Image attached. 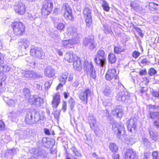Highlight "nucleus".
Instances as JSON below:
<instances>
[{"instance_id": "f257e3e1", "label": "nucleus", "mask_w": 159, "mask_h": 159, "mask_svg": "<svg viewBox=\"0 0 159 159\" xmlns=\"http://www.w3.org/2000/svg\"><path fill=\"white\" fill-rule=\"evenodd\" d=\"M112 129L117 137L122 139L123 137H125V130L123 125L117 122L113 123L112 125Z\"/></svg>"}, {"instance_id": "f03ea898", "label": "nucleus", "mask_w": 159, "mask_h": 159, "mask_svg": "<svg viewBox=\"0 0 159 159\" xmlns=\"http://www.w3.org/2000/svg\"><path fill=\"white\" fill-rule=\"evenodd\" d=\"M39 120V115L34 111L28 112L25 117V122L28 124H34Z\"/></svg>"}, {"instance_id": "7ed1b4c3", "label": "nucleus", "mask_w": 159, "mask_h": 159, "mask_svg": "<svg viewBox=\"0 0 159 159\" xmlns=\"http://www.w3.org/2000/svg\"><path fill=\"white\" fill-rule=\"evenodd\" d=\"M53 7V4L50 0H46L43 2L41 9L42 16L46 18L51 13Z\"/></svg>"}, {"instance_id": "20e7f679", "label": "nucleus", "mask_w": 159, "mask_h": 159, "mask_svg": "<svg viewBox=\"0 0 159 159\" xmlns=\"http://www.w3.org/2000/svg\"><path fill=\"white\" fill-rule=\"evenodd\" d=\"M65 38H70L73 40H78L79 42L80 36L77 32L76 29L72 26H69L67 28L64 34Z\"/></svg>"}, {"instance_id": "39448f33", "label": "nucleus", "mask_w": 159, "mask_h": 159, "mask_svg": "<svg viewBox=\"0 0 159 159\" xmlns=\"http://www.w3.org/2000/svg\"><path fill=\"white\" fill-rule=\"evenodd\" d=\"M12 26L14 34L17 36L21 35L24 32L25 27L21 22H15L12 24Z\"/></svg>"}, {"instance_id": "423d86ee", "label": "nucleus", "mask_w": 159, "mask_h": 159, "mask_svg": "<svg viewBox=\"0 0 159 159\" xmlns=\"http://www.w3.org/2000/svg\"><path fill=\"white\" fill-rule=\"evenodd\" d=\"M94 61L97 64L101 66H103L105 65L106 58L105 52L103 50H101L98 51L94 59Z\"/></svg>"}, {"instance_id": "0eeeda50", "label": "nucleus", "mask_w": 159, "mask_h": 159, "mask_svg": "<svg viewBox=\"0 0 159 159\" xmlns=\"http://www.w3.org/2000/svg\"><path fill=\"white\" fill-rule=\"evenodd\" d=\"M61 10L64 16L66 19L70 20L73 19L71 10L68 4H63Z\"/></svg>"}, {"instance_id": "6e6552de", "label": "nucleus", "mask_w": 159, "mask_h": 159, "mask_svg": "<svg viewBox=\"0 0 159 159\" xmlns=\"http://www.w3.org/2000/svg\"><path fill=\"white\" fill-rule=\"evenodd\" d=\"M84 69L89 74L90 77L94 79L96 78L95 69L91 62H85Z\"/></svg>"}, {"instance_id": "1a4fd4ad", "label": "nucleus", "mask_w": 159, "mask_h": 159, "mask_svg": "<svg viewBox=\"0 0 159 159\" xmlns=\"http://www.w3.org/2000/svg\"><path fill=\"white\" fill-rule=\"evenodd\" d=\"M83 14L86 25L88 27H90L92 24L91 12L90 10L88 8H85L83 11Z\"/></svg>"}, {"instance_id": "9d476101", "label": "nucleus", "mask_w": 159, "mask_h": 159, "mask_svg": "<svg viewBox=\"0 0 159 159\" xmlns=\"http://www.w3.org/2000/svg\"><path fill=\"white\" fill-rule=\"evenodd\" d=\"M30 54L32 56L40 59L43 58L45 55L43 50L37 47L32 48L30 50Z\"/></svg>"}, {"instance_id": "9b49d317", "label": "nucleus", "mask_w": 159, "mask_h": 159, "mask_svg": "<svg viewBox=\"0 0 159 159\" xmlns=\"http://www.w3.org/2000/svg\"><path fill=\"white\" fill-rule=\"evenodd\" d=\"M118 74L117 73L116 69L114 68L109 69L107 72L105 78L107 80L109 81L117 80L119 78Z\"/></svg>"}, {"instance_id": "f8f14e48", "label": "nucleus", "mask_w": 159, "mask_h": 159, "mask_svg": "<svg viewBox=\"0 0 159 159\" xmlns=\"http://www.w3.org/2000/svg\"><path fill=\"white\" fill-rule=\"evenodd\" d=\"M91 94L90 90L88 88L83 89L79 92V97L85 104H87L88 102V97Z\"/></svg>"}, {"instance_id": "ddd939ff", "label": "nucleus", "mask_w": 159, "mask_h": 159, "mask_svg": "<svg viewBox=\"0 0 159 159\" xmlns=\"http://www.w3.org/2000/svg\"><path fill=\"white\" fill-rule=\"evenodd\" d=\"M83 44L85 47H88L90 49H92L94 48L95 46L93 36H89L85 38L84 39Z\"/></svg>"}, {"instance_id": "4468645a", "label": "nucleus", "mask_w": 159, "mask_h": 159, "mask_svg": "<svg viewBox=\"0 0 159 159\" xmlns=\"http://www.w3.org/2000/svg\"><path fill=\"white\" fill-rule=\"evenodd\" d=\"M137 120L135 118L130 119L126 122L128 130L131 132H134L137 126Z\"/></svg>"}, {"instance_id": "2eb2a0df", "label": "nucleus", "mask_w": 159, "mask_h": 159, "mask_svg": "<svg viewBox=\"0 0 159 159\" xmlns=\"http://www.w3.org/2000/svg\"><path fill=\"white\" fill-rule=\"evenodd\" d=\"M15 12L18 14L22 15L25 12V5L21 2L19 3L14 7Z\"/></svg>"}, {"instance_id": "dca6fc26", "label": "nucleus", "mask_w": 159, "mask_h": 159, "mask_svg": "<svg viewBox=\"0 0 159 159\" xmlns=\"http://www.w3.org/2000/svg\"><path fill=\"white\" fill-rule=\"evenodd\" d=\"M78 40H73L71 39L69 40H64L61 42V44L63 47L66 48H72L73 45L79 43Z\"/></svg>"}, {"instance_id": "f3484780", "label": "nucleus", "mask_w": 159, "mask_h": 159, "mask_svg": "<svg viewBox=\"0 0 159 159\" xmlns=\"http://www.w3.org/2000/svg\"><path fill=\"white\" fill-rule=\"evenodd\" d=\"M68 73L67 72H65L61 74L59 77V80L61 83L59 84L56 88L57 90L60 89L66 83V80L67 77L68 76Z\"/></svg>"}, {"instance_id": "a211bd4d", "label": "nucleus", "mask_w": 159, "mask_h": 159, "mask_svg": "<svg viewBox=\"0 0 159 159\" xmlns=\"http://www.w3.org/2000/svg\"><path fill=\"white\" fill-rule=\"evenodd\" d=\"M31 151L33 152L34 156L40 158H44L47 156L46 153L44 150H40L39 148H33L30 150Z\"/></svg>"}, {"instance_id": "6ab92c4d", "label": "nucleus", "mask_w": 159, "mask_h": 159, "mask_svg": "<svg viewBox=\"0 0 159 159\" xmlns=\"http://www.w3.org/2000/svg\"><path fill=\"white\" fill-rule=\"evenodd\" d=\"M125 159H138L136 153L132 149H129L126 151Z\"/></svg>"}, {"instance_id": "aec40b11", "label": "nucleus", "mask_w": 159, "mask_h": 159, "mask_svg": "<svg viewBox=\"0 0 159 159\" xmlns=\"http://www.w3.org/2000/svg\"><path fill=\"white\" fill-rule=\"evenodd\" d=\"M60 95L58 93H55L53 96L52 105L53 107L56 108L60 103Z\"/></svg>"}, {"instance_id": "412c9836", "label": "nucleus", "mask_w": 159, "mask_h": 159, "mask_svg": "<svg viewBox=\"0 0 159 159\" xmlns=\"http://www.w3.org/2000/svg\"><path fill=\"white\" fill-rule=\"evenodd\" d=\"M44 74L49 77L53 78L55 76V71L51 66H48L45 69Z\"/></svg>"}, {"instance_id": "4be33fe9", "label": "nucleus", "mask_w": 159, "mask_h": 159, "mask_svg": "<svg viewBox=\"0 0 159 159\" xmlns=\"http://www.w3.org/2000/svg\"><path fill=\"white\" fill-rule=\"evenodd\" d=\"M3 99L10 107H14L17 103L16 100H13L6 97H4Z\"/></svg>"}, {"instance_id": "5701e85b", "label": "nucleus", "mask_w": 159, "mask_h": 159, "mask_svg": "<svg viewBox=\"0 0 159 159\" xmlns=\"http://www.w3.org/2000/svg\"><path fill=\"white\" fill-rule=\"evenodd\" d=\"M89 122L90 124V127L94 131L97 130V126L96 125V122L95 118L93 116H89L88 118Z\"/></svg>"}, {"instance_id": "b1692460", "label": "nucleus", "mask_w": 159, "mask_h": 159, "mask_svg": "<svg viewBox=\"0 0 159 159\" xmlns=\"http://www.w3.org/2000/svg\"><path fill=\"white\" fill-rule=\"evenodd\" d=\"M75 58L73 64L74 68L76 70L80 71L82 69L80 58L77 57H75Z\"/></svg>"}, {"instance_id": "393cba45", "label": "nucleus", "mask_w": 159, "mask_h": 159, "mask_svg": "<svg viewBox=\"0 0 159 159\" xmlns=\"http://www.w3.org/2000/svg\"><path fill=\"white\" fill-rule=\"evenodd\" d=\"M111 113L114 116H116L120 118L122 117L123 115L122 110L120 107H118L115 110H112Z\"/></svg>"}, {"instance_id": "a878e982", "label": "nucleus", "mask_w": 159, "mask_h": 159, "mask_svg": "<svg viewBox=\"0 0 159 159\" xmlns=\"http://www.w3.org/2000/svg\"><path fill=\"white\" fill-rule=\"evenodd\" d=\"M19 45L21 48H23L26 49L28 48L30 45V42L26 39H23L21 40V41L18 43Z\"/></svg>"}, {"instance_id": "bb28decb", "label": "nucleus", "mask_w": 159, "mask_h": 159, "mask_svg": "<svg viewBox=\"0 0 159 159\" xmlns=\"http://www.w3.org/2000/svg\"><path fill=\"white\" fill-rule=\"evenodd\" d=\"M75 57H77L75 55H74L73 52L66 53L65 56V59L69 62H71L75 60Z\"/></svg>"}, {"instance_id": "cd10ccee", "label": "nucleus", "mask_w": 159, "mask_h": 159, "mask_svg": "<svg viewBox=\"0 0 159 159\" xmlns=\"http://www.w3.org/2000/svg\"><path fill=\"white\" fill-rule=\"evenodd\" d=\"M117 100L120 101H124L126 99V96L124 91L119 92L116 97Z\"/></svg>"}, {"instance_id": "c85d7f7f", "label": "nucleus", "mask_w": 159, "mask_h": 159, "mask_svg": "<svg viewBox=\"0 0 159 159\" xmlns=\"http://www.w3.org/2000/svg\"><path fill=\"white\" fill-rule=\"evenodd\" d=\"M151 138L155 141H159V133L157 132L151 131L150 132Z\"/></svg>"}, {"instance_id": "c756f323", "label": "nucleus", "mask_w": 159, "mask_h": 159, "mask_svg": "<svg viewBox=\"0 0 159 159\" xmlns=\"http://www.w3.org/2000/svg\"><path fill=\"white\" fill-rule=\"evenodd\" d=\"M103 93L107 96L111 97L113 96V93L111 89L109 87H107L104 89Z\"/></svg>"}, {"instance_id": "7c9ffc66", "label": "nucleus", "mask_w": 159, "mask_h": 159, "mask_svg": "<svg viewBox=\"0 0 159 159\" xmlns=\"http://www.w3.org/2000/svg\"><path fill=\"white\" fill-rule=\"evenodd\" d=\"M55 25L57 29L60 31H61L64 30V28L65 27V24L61 22H60L57 23Z\"/></svg>"}, {"instance_id": "2f4dec72", "label": "nucleus", "mask_w": 159, "mask_h": 159, "mask_svg": "<svg viewBox=\"0 0 159 159\" xmlns=\"http://www.w3.org/2000/svg\"><path fill=\"white\" fill-rule=\"evenodd\" d=\"M109 149L112 152H116L118 150L117 146L114 143H110L109 145Z\"/></svg>"}, {"instance_id": "473e14b6", "label": "nucleus", "mask_w": 159, "mask_h": 159, "mask_svg": "<svg viewBox=\"0 0 159 159\" xmlns=\"http://www.w3.org/2000/svg\"><path fill=\"white\" fill-rule=\"evenodd\" d=\"M131 7L134 10L138 11L139 6L138 4L135 2H131L130 4Z\"/></svg>"}, {"instance_id": "72a5a7b5", "label": "nucleus", "mask_w": 159, "mask_h": 159, "mask_svg": "<svg viewBox=\"0 0 159 159\" xmlns=\"http://www.w3.org/2000/svg\"><path fill=\"white\" fill-rule=\"evenodd\" d=\"M43 102L44 101L43 99L40 98H36L34 105L38 106H40Z\"/></svg>"}, {"instance_id": "f704fd0d", "label": "nucleus", "mask_w": 159, "mask_h": 159, "mask_svg": "<svg viewBox=\"0 0 159 159\" xmlns=\"http://www.w3.org/2000/svg\"><path fill=\"white\" fill-rule=\"evenodd\" d=\"M108 58L109 61L111 63H115L116 60V59L115 55L113 53H110L108 56Z\"/></svg>"}, {"instance_id": "c9c22d12", "label": "nucleus", "mask_w": 159, "mask_h": 159, "mask_svg": "<svg viewBox=\"0 0 159 159\" xmlns=\"http://www.w3.org/2000/svg\"><path fill=\"white\" fill-rule=\"evenodd\" d=\"M8 117L12 121H16V120L17 116L16 113L13 112H10L8 115Z\"/></svg>"}, {"instance_id": "e433bc0d", "label": "nucleus", "mask_w": 159, "mask_h": 159, "mask_svg": "<svg viewBox=\"0 0 159 159\" xmlns=\"http://www.w3.org/2000/svg\"><path fill=\"white\" fill-rule=\"evenodd\" d=\"M150 115L152 119L159 118V112H150Z\"/></svg>"}, {"instance_id": "4c0bfd02", "label": "nucleus", "mask_w": 159, "mask_h": 159, "mask_svg": "<svg viewBox=\"0 0 159 159\" xmlns=\"http://www.w3.org/2000/svg\"><path fill=\"white\" fill-rule=\"evenodd\" d=\"M157 4L153 2H150L148 3V6L149 9L152 11H154L156 10Z\"/></svg>"}, {"instance_id": "58836bf2", "label": "nucleus", "mask_w": 159, "mask_h": 159, "mask_svg": "<svg viewBox=\"0 0 159 159\" xmlns=\"http://www.w3.org/2000/svg\"><path fill=\"white\" fill-rule=\"evenodd\" d=\"M31 70H22L21 72L22 74L24 77L28 79L29 77H30V73Z\"/></svg>"}, {"instance_id": "ea45409f", "label": "nucleus", "mask_w": 159, "mask_h": 159, "mask_svg": "<svg viewBox=\"0 0 159 159\" xmlns=\"http://www.w3.org/2000/svg\"><path fill=\"white\" fill-rule=\"evenodd\" d=\"M36 99V98L34 95H32L30 96L27 99L28 100V101L30 104L34 105V104Z\"/></svg>"}, {"instance_id": "a19ab883", "label": "nucleus", "mask_w": 159, "mask_h": 159, "mask_svg": "<svg viewBox=\"0 0 159 159\" xmlns=\"http://www.w3.org/2000/svg\"><path fill=\"white\" fill-rule=\"evenodd\" d=\"M102 6L104 11H109L110 8L108 4L105 1H103Z\"/></svg>"}, {"instance_id": "79ce46f5", "label": "nucleus", "mask_w": 159, "mask_h": 159, "mask_svg": "<svg viewBox=\"0 0 159 159\" xmlns=\"http://www.w3.org/2000/svg\"><path fill=\"white\" fill-rule=\"evenodd\" d=\"M9 68L7 66H0V74L2 72H6L9 70Z\"/></svg>"}, {"instance_id": "37998d69", "label": "nucleus", "mask_w": 159, "mask_h": 159, "mask_svg": "<svg viewBox=\"0 0 159 159\" xmlns=\"http://www.w3.org/2000/svg\"><path fill=\"white\" fill-rule=\"evenodd\" d=\"M23 92L24 95L25 96V98L26 99H28V98L29 97L30 95V90L29 89L27 88H25L23 90Z\"/></svg>"}, {"instance_id": "c03bdc74", "label": "nucleus", "mask_w": 159, "mask_h": 159, "mask_svg": "<svg viewBox=\"0 0 159 159\" xmlns=\"http://www.w3.org/2000/svg\"><path fill=\"white\" fill-rule=\"evenodd\" d=\"M71 150L73 152L75 155L78 157L81 156V154L77 151L75 147H73L71 148Z\"/></svg>"}, {"instance_id": "a18cd8bd", "label": "nucleus", "mask_w": 159, "mask_h": 159, "mask_svg": "<svg viewBox=\"0 0 159 159\" xmlns=\"http://www.w3.org/2000/svg\"><path fill=\"white\" fill-rule=\"evenodd\" d=\"M30 74V77H29L28 79L33 80L36 78L37 73L31 70Z\"/></svg>"}, {"instance_id": "49530a36", "label": "nucleus", "mask_w": 159, "mask_h": 159, "mask_svg": "<svg viewBox=\"0 0 159 159\" xmlns=\"http://www.w3.org/2000/svg\"><path fill=\"white\" fill-rule=\"evenodd\" d=\"M153 159H159V152L154 151L152 153Z\"/></svg>"}, {"instance_id": "de8ad7c7", "label": "nucleus", "mask_w": 159, "mask_h": 159, "mask_svg": "<svg viewBox=\"0 0 159 159\" xmlns=\"http://www.w3.org/2000/svg\"><path fill=\"white\" fill-rule=\"evenodd\" d=\"M51 37L53 38V40L56 43L58 42L60 39V36L59 35L53 34V36H52Z\"/></svg>"}, {"instance_id": "09e8293b", "label": "nucleus", "mask_w": 159, "mask_h": 159, "mask_svg": "<svg viewBox=\"0 0 159 159\" xmlns=\"http://www.w3.org/2000/svg\"><path fill=\"white\" fill-rule=\"evenodd\" d=\"M149 74L151 75H152L155 74L157 73L156 70L153 68H151L148 71Z\"/></svg>"}, {"instance_id": "8fccbe9b", "label": "nucleus", "mask_w": 159, "mask_h": 159, "mask_svg": "<svg viewBox=\"0 0 159 159\" xmlns=\"http://www.w3.org/2000/svg\"><path fill=\"white\" fill-rule=\"evenodd\" d=\"M114 50L115 52L116 53H118L122 51V49L119 47H114Z\"/></svg>"}, {"instance_id": "3c124183", "label": "nucleus", "mask_w": 159, "mask_h": 159, "mask_svg": "<svg viewBox=\"0 0 159 159\" xmlns=\"http://www.w3.org/2000/svg\"><path fill=\"white\" fill-rule=\"evenodd\" d=\"M140 53L138 51H134L132 53V57L134 58H137L140 55Z\"/></svg>"}, {"instance_id": "603ef678", "label": "nucleus", "mask_w": 159, "mask_h": 159, "mask_svg": "<svg viewBox=\"0 0 159 159\" xmlns=\"http://www.w3.org/2000/svg\"><path fill=\"white\" fill-rule=\"evenodd\" d=\"M4 55L0 53V66L4 63Z\"/></svg>"}, {"instance_id": "864d4df0", "label": "nucleus", "mask_w": 159, "mask_h": 159, "mask_svg": "<svg viewBox=\"0 0 159 159\" xmlns=\"http://www.w3.org/2000/svg\"><path fill=\"white\" fill-rule=\"evenodd\" d=\"M104 32L106 34L110 33L111 32L110 29L106 26L104 27Z\"/></svg>"}, {"instance_id": "5fc2aeb1", "label": "nucleus", "mask_w": 159, "mask_h": 159, "mask_svg": "<svg viewBox=\"0 0 159 159\" xmlns=\"http://www.w3.org/2000/svg\"><path fill=\"white\" fill-rule=\"evenodd\" d=\"M51 84V83L50 82H47L45 83L44 84V86L46 90H47L50 87Z\"/></svg>"}, {"instance_id": "6e6d98bb", "label": "nucleus", "mask_w": 159, "mask_h": 159, "mask_svg": "<svg viewBox=\"0 0 159 159\" xmlns=\"http://www.w3.org/2000/svg\"><path fill=\"white\" fill-rule=\"evenodd\" d=\"M152 95L155 97H159V89L158 92L156 91L153 92Z\"/></svg>"}, {"instance_id": "4d7b16f0", "label": "nucleus", "mask_w": 159, "mask_h": 159, "mask_svg": "<svg viewBox=\"0 0 159 159\" xmlns=\"http://www.w3.org/2000/svg\"><path fill=\"white\" fill-rule=\"evenodd\" d=\"M142 64L145 65L148 64L149 63L148 59L147 58H145L143 60L141 61Z\"/></svg>"}, {"instance_id": "13d9d810", "label": "nucleus", "mask_w": 159, "mask_h": 159, "mask_svg": "<svg viewBox=\"0 0 159 159\" xmlns=\"http://www.w3.org/2000/svg\"><path fill=\"white\" fill-rule=\"evenodd\" d=\"M60 114V112L59 111H57L55 112L54 113V116L56 118L57 120H58L59 118V115Z\"/></svg>"}, {"instance_id": "bf43d9fd", "label": "nucleus", "mask_w": 159, "mask_h": 159, "mask_svg": "<svg viewBox=\"0 0 159 159\" xmlns=\"http://www.w3.org/2000/svg\"><path fill=\"white\" fill-rule=\"evenodd\" d=\"M146 73V70H145L142 69L139 71V74L141 75H143L145 74Z\"/></svg>"}, {"instance_id": "052dcab7", "label": "nucleus", "mask_w": 159, "mask_h": 159, "mask_svg": "<svg viewBox=\"0 0 159 159\" xmlns=\"http://www.w3.org/2000/svg\"><path fill=\"white\" fill-rule=\"evenodd\" d=\"M4 124L1 120H0V130H2L4 128Z\"/></svg>"}, {"instance_id": "680f3d73", "label": "nucleus", "mask_w": 159, "mask_h": 159, "mask_svg": "<svg viewBox=\"0 0 159 159\" xmlns=\"http://www.w3.org/2000/svg\"><path fill=\"white\" fill-rule=\"evenodd\" d=\"M28 17L29 18V19L31 20H34L35 19V18L34 17L32 14H29L28 16Z\"/></svg>"}, {"instance_id": "e2e57ef3", "label": "nucleus", "mask_w": 159, "mask_h": 159, "mask_svg": "<svg viewBox=\"0 0 159 159\" xmlns=\"http://www.w3.org/2000/svg\"><path fill=\"white\" fill-rule=\"evenodd\" d=\"M79 84V82L78 81H75L72 84L73 86L77 87Z\"/></svg>"}, {"instance_id": "0e129e2a", "label": "nucleus", "mask_w": 159, "mask_h": 159, "mask_svg": "<svg viewBox=\"0 0 159 159\" xmlns=\"http://www.w3.org/2000/svg\"><path fill=\"white\" fill-rule=\"evenodd\" d=\"M92 156L93 157L95 158V159H98L99 158L98 156L95 152L92 153Z\"/></svg>"}, {"instance_id": "69168bd1", "label": "nucleus", "mask_w": 159, "mask_h": 159, "mask_svg": "<svg viewBox=\"0 0 159 159\" xmlns=\"http://www.w3.org/2000/svg\"><path fill=\"white\" fill-rule=\"evenodd\" d=\"M129 144L132 145L135 142V139H129Z\"/></svg>"}, {"instance_id": "338daca9", "label": "nucleus", "mask_w": 159, "mask_h": 159, "mask_svg": "<svg viewBox=\"0 0 159 159\" xmlns=\"http://www.w3.org/2000/svg\"><path fill=\"white\" fill-rule=\"evenodd\" d=\"M137 31L139 33L140 36H141V37H143V34L142 33L141 30H140L139 29H138L137 30Z\"/></svg>"}, {"instance_id": "774afa93", "label": "nucleus", "mask_w": 159, "mask_h": 159, "mask_svg": "<svg viewBox=\"0 0 159 159\" xmlns=\"http://www.w3.org/2000/svg\"><path fill=\"white\" fill-rule=\"evenodd\" d=\"M154 11H155L157 13H159V5L157 4V7L156 8V10H155Z\"/></svg>"}]
</instances>
